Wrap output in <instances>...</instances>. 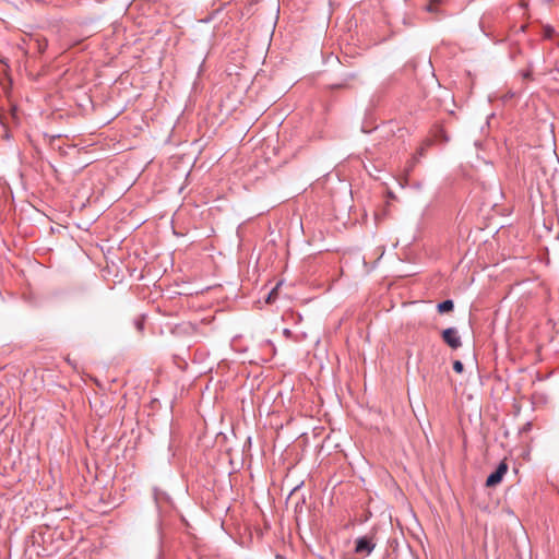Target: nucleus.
<instances>
[{
    "instance_id": "1",
    "label": "nucleus",
    "mask_w": 559,
    "mask_h": 559,
    "mask_svg": "<svg viewBox=\"0 0 559 559\" xmlns=\"http://www.w3.org/2000/svg\"><path fill=\"white\" fill-rule=\"evenodd\" d=\"M374 547L373 536H361L356 539L355 552L361 556H369Z\"/></svg>"
},
{
    "instance_id": "2",
    "label": "nucleus",
    "mask_w": 559,
    "mask_h": 559,
    "mask_svg": "<svg viewBox=\"0 0 559 559\" xmlns=\"http://www.w3.org/2000/svg\"><path fill=\"white\" fill-rule=\"evenodd\" d=\"M442 340L453 349H456L462 345L461 337L455 328H448L443 330Z\"/></svg>"
},
{
    "instance_id": "3",
    "label": "nucleus",
    "mask_w": 559,
    "mask_h": 559,
    "mask_svg": "<svg viewBox=\"0 0 559 559\" xmlns=\"http://www.w3.org/2000/svg\"><path fill=\"white\" fill-rule=\"evenodd\" d=\"M507 471H508L507 464L503 462L500 463L498 465L497 469L487 477L486 485L488 487H492V486H496L497 484H499L502 480V477L507 473Z\"/></svg>"
},
{
    "instance_id": "4",
    "label": "nucleus",
    "mask_w": 559,
    "mask_h": 559,
    "mask_svg": "<svg viewBox=\"0 0 559 559\" xmlns=\"http://www.w3.org/2000/svg\"><path fill=\"white\" fill-rule=\"evenodd\" d=\"M32 44H34V47L39 53H43L46 51L48 47V41L44 37H36L32 40Z\"/></svg>"
},
{
    "instance_id": "5",
    "label": "nucleus",
    "mask_w": 559,
    "mask_h": 559,
    "mask_svg": "<svg viewBox=\"0 0 559 559\" xmlns=\"http://www.w3.org/2000/svg\"><path fill=\"white\" fill-rule=\"evenodd\" d=\"M454 308L453 300L447 299L438 304L437 309L440 313L452 311Z\"/></svg>"
},
{
    "instance_id": "6",
    "label": "nucleus",
    "mask_w": 559,
    "mask_h": 559,
    "mask_svg": "<svg viewBox=\"0 0 559 559\" xmlns=\"http://www.w3.org/2000/svg\"><path fill=\"white\" fill-rule=\"evenodd\" d=\"M442 0H429L428 4L425 7L426 11L431 13H437V5L440 4Z\"/></svg>"
},
{
    "instance_id": "7",
    "label": "nucleus",
    "mask_w": 559,
    "mask_h": 559,
    "mask_svg": "<svg viewBox=\"0 0 559 559\" xmlns=\"http://www.w3.org/2000/svg\"><path fill=\"white\" fill-rule=\"evenodd\" d=\"M463 368H464V366H463L462 361H460V360H455V361L453 362V369H454L456 372H462V371H463Z\"/></svg>"
},
{
    "instance_id": "8",
    "label": "nucleus",
    "mask_w": 559,
    "mask_h": 559,
    "mask_svg": "<svg viewBox=\"0 0 559 559\" xmlns=\"http://www.w3.org/2000/svg\"><path fill=\"white\" fill-rule=\"evenodd\" d=\"M238 342H239V338L238 337H235L233 338L231 341V347L237 350V352H240V353H245L246 349H238Z\"/></svg>"
},
{
    "instance_id": "9",
    "label": "nucleus",
    "mask_w": 559,
    "mask_h": 559,
    "mask_svg": "<svg viewBox=\"0 0 559 559\" xmlns=\"http://www.w3.org/2000/svg\"><path fill=\"white\" fill-rule=\"evenodd\" d=\"M531 428H532V423L528 421L523 426L522 431H528V430H531Z\"/></svg>"
},
{
    "instance_id": "10",
    "label": "nucleus",
    "mask_w": 559,
    "mask_h": 559,
    "mask_svg": "<svg viewBox=\"0 0 559 559\" xmlns=\"http://www.w3.org/2000/svg\"><path fill=\"white\" fill-rule=\"evenodd\" d=\"M284 334H285V335H290V331H289L288 329H285V330H284Z\"/></svg>"
},
{
    "instance_id": "11",
    "label": "nucleus",
    "mask_w": 559,
    "mask_h": 559,
    "mask_svg": "<svg viewBox=\"0 0 559 559\" xmlns=\"http://www.w3.org/2000/svg\"><path fill=\"white\" fill-rule=\"evenodd\" d=\"M142 323H138V329H142Z\"/></svg>"
}]
</instances>
